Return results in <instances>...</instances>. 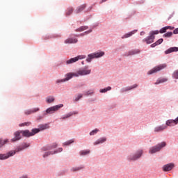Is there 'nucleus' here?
Returning a JSON list of instances; mask_svg holds the SVG:
<instances>
[{"label": "nucleus", "mask_w": 178, "mask_h": 178, "mask_svg": "<svg viewBox=\"0 0 178 178\" xmlns=\"http://www.w3.org/2000/svg\"><path fill=\"white\" fill-rule=\"evenodd\" d=\"M8 139H6V140H3L2 139H0V148L1 147H3V145H5V144L6 143H8Z\"/></svg>", "instance_id": "nucleus-32"}, {"label": "nucleus", "mask_w": 178, "mask_h": 178, "mask_svg": "<svg viewBox=\"0 0 178 178\" xmlns=\"http://www.w3.org/2000/svg\"><path fill=\"white\" fill-rule=\"evenodd\" d=\"M173 168H175V164L173 163L166 164L163 167V170H164V172H169L172 170Z\"/></svg>", "instance_id": "nucleus-12"}, {"label": "nucleus", "mask_w": 178, "mask_h": 178, "mask_svg": "<svg viewBox=\"0 0 178 178\" xmlns=\"http://www.w3.org/2000/svg\"><path fill=\"white\" fill-rule=\"evenodd\" d=\"M172 77H173L174 79H178V70H176V71L173 73Z\"/></svg>", "instance_id": "nucleus-41"}, {"label": "nucleus", "mask_w": 178, "mask_h": 178, "mask_svg": "<svg viewBox=\"0 0 178 178\" xmlns=\"http://www.w3.org/2000/svg\"><path fill=\"white\" fill-rule=\"evenodd\" d=\"M62 151H63V149L62 148L58 149V152H62Z\"/></svg>", "instance_id": "nucleus-51"}, {"label": "nucleus", "mask_w": 178, "mask_h": 178, "mask_svg": "<svg viewBox=\"0 0 178 178\" xmlns=\"http://www.w3.org/2000/svg\"><path fill=\"white\" fill-rule=\"evenodd\" d=\"M163 42V40L162 38L159 39L156 42V44L157 45H161Z\"/></svg>", "instance_id": "nucleus-40"}, {"label": "nucleus", "mask_w": 178, "mask_h": 178, "mask_svg": "<svg viewBox=\"0 0 178 178\" xmlns=\"http://www.w3.org/2000/svg\"><path fill=\"white\" fill-rule=\"evenodd\" d=\"M165 28H167V30H169V29L170 30H173V29H175V27H172V26H165Z\"/></svg>", "instance_id": "nucleus-49"}, {"label": "nucleus", "mask_w": 178, "mask_h": 178, "mask_svg": "<svg viewBox=\"0 0 178 178\" xmlns=\"http://www.w3.org/2000/svg\"><path fill=\"white\" fill-rule=\"evenodd\" d=\"M168 127L166 125H161L154 128L155 133H159L160 131H163Z\"/></svg>", "instance_id": "nucleus-15"}, {"label": "nucleus", "mask_w": 178, "mask_h": 178, "mask_svg": "<svg viewBox=\"0 0 178 178\" xmlns=\"http://www.w3.org/2000/svg\"><path fill=\"white\" fill-rule=\"evenodd\" d=\"M52 155L54 154V153H51V152H46L44 155H43V158H45L47 156H48L49 155Z\"/></svg>", "instance_id": "nucleus-43"}, {"label": "nucleus", "mask_w": 178, "mask_h": 178, "mask_svg": "<svg viewBox=\"0 0 178 178\" xmlns=\"http://www.w3.org/2000/svg\"><path fill=\"white\" fill-rule=\"evenodd\" d=\"M60 108H63V104H58L51 106L46 110L47 113H55L56 111H59Z\"/></svg>", "instance_id": "nucleus-8"}, {"label": "nucleus", "mask_w": 178, "mask_h": 178, "mask_svg": "<svg viewBox=\"0 0 178 178\" xmlns=\"http://www.w3.org/2000/svg\"><path fill=\"white\" fill-rule=\"evenodd\" d=\"M177 124V122H176V120H168L166 121V126H176Z\"/></svg>", "instance_id": "nucleus-16"}, {"label": "nucleus", "mask_w": 178, "mask_h": 178, "mask_svg": "<svg viewBox=\"0 0 178 178\" xmlns=\"http://www.w3.org/2000/svg\"><path fill=\"white\" fill-rule=\"evenodd\" d=\"M175 122H176L177 124H178V117L177 118H175Z\"/></svg>", "instance_id": "nucleus-52"}, {"label": "nucleus", "mask_w": 178, "mask_h": 178, "mask_svg": "<svg viewBox=\"0 0 178 178\" xmlns=\"http://www.w3.org/2000/svg\"><path fill=\"white\" fill-rule=\"evenodd\" d=\"M111 90H112V88L111 86H108L106 88L101 89L100 92H106L107 91H111Z\"/></svg>", "instance_id": "nucleus-29"}, {"label": "nucleus", "mask_w": 178, "mask_h": 178, "mask_svg": "<svg viewBox=\"0 0 178 178\" xmlns=\"http://www.w3.org/2000/svg\"><path fill=\"white\" fill-rule=\"evenodd\" d=\"M88 154H90V150H83L80 152V155H88Z\"/></svg>", "instance_id": "nucleus-35"}, {"label": "nucleus", "mask_w": 178, "mask_h": 178, "mask_svg": "<svg viewBox=\"0 0 178 178\" xmlns=\"http://www.w3.org/2000/svg\"><path fill=\"white\" fill-rule=\"evenodd\" d=\"M141 155H143V150H139L134 155H130L128 157L129 161H137V159L141 158Z\"/></svg>", "instance_id": "nucleus-9"}, {"label": "nucleus", "mask_w": 178, "mask_h": 178, "mask_svg": "<svg viewBox=\"0 0 178 178\" xmlns=\"http://www.w3.org/2000/svg\"><path fill=\"white\" fill-rule=\"evenodd\" d=\"M65 81H66L65 80V79H58V80L56 81V83H65Z\"/></svg>", "instance_id": "nucleus-45"}, {"label": "nucleus", "mask_w": 178, "mask_h": 178, "mask_svg": "<svg viewBox=\"0 0 178 178\" xmlns=\"http://www.w3.org/2000/svg\"><path fill=\"white\" fill-rule=\"evenodd\" d=\"M47 129H49V124H40V125H39V129H38L40 131V130H45Z\"/></svg>", "instance_id": "nucleus-23"}, {"label": "nucleus", "mask_w": 178, "mask_h": 178, "mask_svg": "<svg viewBox=\"0 0 178 178\" xmlns=\"http://www.w3.org/2000/svg\"><path fill=\"white\" fill-rule=\"evenodd\" d=\"M20 134H22L21 131H16L14 134L15 137L13 139H11L12 143H15V141H19V140L22 138V136H20Z\"/></svg>", "instance_id": "nucleus-13"}, {"label": "nucleus", "mask_w": 178, "mask_h": 178, "mask_svg": "<svg viewBox=\"0 0 178 178\" xmlns=\"http://www.w3.org/2000/svg\"><path fill=\"white\" fill-rule=\"evenodd\" d=\"M83 166L81 167H75L72 168V172H79V170H81V169H83Z\"/></svg>", "instance_id": "nucleus-27"}, {"label": "nucleus", "mask_w": 178, "mask_h": 178, "mask_svg": "<svg viewBox=\"0 0 178 178\" xmlns=\"http://www.w3.org/2000/svg\"><path fill=\"white\" fill-rule=\"evenodd\" d=\"M87 74H91V70L88 69V66H86L76 72L78 77L79 76H87Z\"/></svg>", "instance_id": "nucleus-6"}, {"label": "nucleus", "mask_w": 178, "mask_h": 178, "mask_svg": "<svg viewBox=\"0 0 178 178\" xmlns=\"http://www.w3.org/2000/svg\"><path fill=\"white\" fill-rule=\"evenodd\" d=\"M72 143H74V140H70L67 142H65L63 145H70V144H72Z\"/></svg>", "instance_id": "nucleus-37"}, {"label": "nucleus", "mask_w": 178, "mask_h": 178, "mask_svg": "<svg viewBox=\"0 0 178 178\" xmlns=\"http://www.w3.org/2000/svg\"><path fill=\"white\" fill-rule=\"evenodd\" d=\"M163 147H166V142H162L161 143H159L157 145L152 147L149 149V154H155V152H159Z\"/></svg>", "instance_id": "nucleus-3"}, {"label": "nucleus", "mask_w": 178, "mask_h": 178, "mask_svg": "<svg viewBox=\"0 0 178 178\" xmlns=\"http://www.w3.org/2000/svg\"><path fill=\"white\" fill-rule=\"evenodd\" d=\"M104 55H105V53L104 51L93 53L88 55V57L87 58L86 60L87 62H91V60L94 59L95 58H101Z\"/></svg>", "instance_id": "nucleus-7"}, {"label": "nucleus", "mask_w": 178, "mask_h": 178, "mask_svg": "<svg viewBox=\"0 0 178 178\" xmlns=\"http://www.w3.org/2000/svg\"><path fill=\"white\" fill-rule=\"evenodd\" d=\"M172 35H173V33L172 32H168L166 33H165L163 37H165V38H170V37H172Z\"/></svg>", "instance_id": "nucleus-28"}, {"label": "nucleus", "mask_w": 178, "mask_h": 178, "mask_svg": "<svg viewBox=\"0 0 178 178\" xmlns=\"http://www.w3.org/2000/svg\"><path fill=\"white\" fill-rule=\"evenodd\" d=\"M144 34H145V32L144 31L140 32V35H144Z\"/></svg>", "instance_id": "nucleus-50"}, {"label": "nucleus", "mask_w": 178, "mask_h": 178, "mask_svg": "<svg viewBox=\"0 0 178 178\" xmlns=\"http://www.w3.org/2000/svg\"><path fill=\"white\" fill-rule=\"evenodd\" d=\"M156 45H158V44H156V42H154V43H153V44H151V48H155V47H156Z\"/></svg>", "instance_id": "nucleus-47"}, {"label": "nucleus", "mask_w": 178, "mask_h": 178, "mask_svg": "<svg viewBox=\"0 0 178 178\" xmlns=\"http://www.w3.org/2000/svg\"><path fill=\"white\" fill-rule=\"evenodd\" d=\"M58 147V145L56 143H54L51 147H49V149H51V148H56Z\"/></svg>", "instance_id": "nucleus-46"}, {"label": "nucleus", "mask_w": 178, "mask_h": 178, "mask_svg": "<svg viewBox=\"0 0 178 178\" xmlns=\"http://www.w3.org/2000/svg\"><path fill=\"white\" fill-rule=\"evenodd\" d=\"M137 87H138V85H137V84H134V85H133L132 86L129 87V88L126 90V91H129V90H133V88H137Z\"/></svg>", "instance_id": "nucleus-38"}, {"label": "nucleus", "mask_w": 178, "mask_h": 178, "mask_svg": "<svg viewBox=\"0 0 178 178\" xmlns=\"http://www.w3.org/2000/svg\"><path fill=\"white\" fill-rule=\"evenodd\" d=\"M30 147V145L27 143H24L22 146H19L15 150H11L8 152L7 154H0V161H4L5 159H8L10 158V156H13L16 154V152H20V151H23L25 148H28Z\"/></svg>", "instance_id": "nucleus-1"}, {"label": "nucleus", "mask_w": 178, "mask_h": 178, "mask_svg": "<svg viewBox=\"0 0 178 178\" xmlns=\"http://www.w3.org/2000/svg\"><path fill=\"white\" fill-rule=\"evenodd\" d=\"M108 0H102V2H106Z\"/></svg>", "instance_id": "nucleus-53"}, {"label": "nucleus", "mask_w": 178, "mask_h": 178, "mask_svg": "<svg viewBox=\"0 0 178 178\" xmlns=\"http://www.w3.org/2000/svg\"><path fill=\"white\" fill-rule=\"evenodd\" d=\"M165 81H168V79L166 78L159 79L156 80L154 84L158 85L161 84V83H165Z\"/></svg>", "instance_id": "nucleus-24"}, {"label": "nucleus", "mask_w": 178, "mask_h": 178, "mask_svg": "<svg viewBox=\"0 0 178 178\" xmlns=\"http://www.w3.org/2000/svg\"><path fill=\"white\" fill-rule=\"evenodd\" d=\"M137 54H140V50L134 49V50H131L129 52L126 53L124 54V56H131V55H137Z\"/></svg>", "instance_id": "nucleus-14"}, {"label": "nucleus", "mask_w": 178, "mask_h": 178, "mask_svg": "<svg viewBox=\"0 0 178 178\" xmlns=\"http://www.w3.org/2000/svg\"><path fill=\"white\" fill-rule=\"evenodd\" d=\"M168 65L166 64H161L158 66L154 67L153 69L150 70L147 74H154V73H158V72H161L163 69H165Z\"/></svg>", "instance_id": "nucleus-5"}, {"label": "nucleus", "mask_w": 178, "mask_h": 178, "mask_svg": "<svg viewBox=\"0 0 178 178\" xmlns=\"http://www.w3.org/2000/svg\"><path fill=\"white\" fill-rule=\"evenodd\" d=\"M167 30H168V28H166V26H165V27L162 28L161 29H160L159 33L161 34H163V33H166Z\"/></svg>", "instance_id": "nucleus-36"}, {"label": "nucleus", "mask_w": 178, "mask_h": 178, "mask_svg": "<svg viewBox=\"0 0 178 178\" xmlns=\"http://www.w3.org/2000/svg\"><path fill=\"white\" fill-rule=\"evenodd\" d=\"M30 124H31V122H26L19 124V127H24V126H30Z\"/></svg>", "instance_id": "nucleus-30"}, {"label": "nucleus", "mask_w": 178, "mask_h": 178, "mask_svg": "<svg viewBox=\"0 0 178 178\" xmlns=\"http://www.w3.org/2000/svg\"><path fill=\"white\" fill-rule=\"evenodd\" d=\"M173 34H178V28L175 29L173 31Z\"/></svg>", "instance_id": "nucleus-48"}, {"label": "nucleus", "mask_w": 178, "mask_h": 178, "mask_svg": "<svg viewBox=\"0 0 178 178\" xmlns=\"http://www.w3.org/2000/svg\"><path fill=\"white\" fill-rule=\"evenodd\" d=\"M177 51H178V47H174L165 51V54H172V52H177Z\"/></svg>", "instance_id": "nucleus-21"}, {"label": "nucleus", "mask_w": 178, "mask_h": 178, "mask_svg": "<svg viewBox=\"0 0 178 178\" xmlns=\"http://www.w3.org/2000/svg\"><path fill=\"white\" fill-rule=\"evenodd\" d=\"M92 94H94V91L92 90H88L84 92V95H86V97H88V95H92Z\"/></svg>", "instance_id": "nucleus-33"}, {"label": "nucleus", "mask_w": 178, "mask_h": 178, "mask_svg": "<svg viewBox=\"0 0 178 178\" xmlns=\"http://www.w3.org/2000/svg\"><path fill=\"white\" fill-rule=\"evenodd\" d=\"M79 59H86V56H78L75 58H70V60H67L66 61L67 65H70L72 63H74L75 62H77V60H79Z\"/></svg>", "instance_id": "nucleus-10"}, {"label": "nucleus", "mask_w": 178, "mask_h": 178, "mask_svg": "<svg viewBox=\"0 0 178 178\" xmlns=\"http://www.w3.org/2000/svg\"><path fill=\"white\" fill-rule=\"evenodd\" d=\"M91 31H92V30H89L88 31H86L85 33H81V35H86V34H90V33H91Z\"/></svg>", "instance_id": "nucleus-44"}, {"label": "nucleus", "mask_w": 178, "mask_h": 178, "mask_svg": "<svg viewBox=\"0 0 178 178\" xmlns=\"http://www.w3.org/2000/svg\"><path fill=\"white\" fill-rule=\"evenodd\" d=\"M73 113H70L67 114L65 116L63 117L62 119H67V118H70V116H72Z\"/></svg>", "instance_id": "nucleus-42"}, {"label": "nucleus", "mask_w": 178, "mask_h": 178, "mask_svg": "<svg viewBox=\"0 0 178 178\" xmlns=\"http://www.w3.org/2000/svg\"><path fill=\"white\" fill-rule=\"evenodd\" d=\"M106 141V138H102L94 143V145H98V144H102Z\"/></svg>", "instance_id": "nucleus-22"}, {"label": "nucleus", "mask_w": 178, "mask_h": 178, "mask_svg": "<svg viewBox=\"0 0 178 178\" xmlns=\"http://www.w3.org/2000/svg\"><path fill=\"white\" fill-rule=\"evenodd\" d=\"M81 98H83V94H79L76 97L74 101L76 102H77V101H79V99H81Z\"/></svg>", "instance_id": "nucleus-34"}, {"label": "nucleus", "mask_w": 178, "mask_h": 178, "mask_svg": "<svg viewBox=\"0 0 178 178\" xmlns=\"http://www.w3.org/2000/svg\"><path fill=\"white\" fill-rule=\"evenodd\" d=\"M37 133H40V129H33L31 132L29 130L21 131V134H22L24 137H31L35 136V134H37Z\"/></svg>", "instance_id": "nucleus-4"}, {"label": "nucleus", "mask_w": 178, "mask_h": 178, "mask_svg": "<svg viewBox=\"0 0 178 178\" xmlns=\"http://www.w3.org/2000/svg\"><path fill=\"white\" fill-rule=\"evenodd\" d=\"M159 34V31H153L149 33V36L143 39V42H146V44H152L154 42V40H155V35Z\"/></svg>", "instance_id": "nucleus-2"}, {"label": "nucleus", "mask_w": 178, "mask_h": 178, "mask_svg": "<svg viewBox=\"0 0 178 178\" xmlns=\"http://www.w3.org/2000/svg\"><path fill=\"white\" fill-rule=\"evenodd\" d=\"M88 29V26H81L80 28L77 29L76 30V31L77 32H81V31H84V30H87Z\"/></svg>", "instance_id": "nucleus-26"}, {"label": "nucleus", "mask_w": 178, "mask_h": 178, "mask_svg": "<svg viewBox=\"0 0 178 178\" xmlns=\"http://www.w3.org/2000/svg\"><path fill=\"white\" fill-rule=\"evenodd\" d=\"M40 111L39 108H35L32 110H28L25 112V115H31V113H35V112H38Z\"/></svg>", "instance_id": "nucleus-19"}, {"label": "nucleus", "mask_w": 178, "mask_h": 178, "mask_svg": "<svg viewBox=\"0 0 178 178\" xmlns=\"http://www.w3.org/2000/svg\"><path fill=\"white\" fill-rule=\"evenodd\" d=\"M72 13H73V8H69L67 9V13H66V15L67 16H70L72 15Z\"/></svg>", "instance_id": "nucleus-31"}, {"label": "nucleus", "mask_w": 178, "mask_h": 178, "mask_svg": "<svg viewBox=\"0 0 178 178\" xmlns=\"http://www.w3.org/2000/svg\"><path fill=\"white\" fill-rule=\"evenodd\" d=\"M54 101H55V98H54V97H48L46 99V102H47V104H52Z\"/></svg>", "instance_id": "nucleus-25"}, {"label": "nucleus", "mask_w": 178, "mask_h": 178, "mask_svg": "<svg viewBox=\"0 0 178 178\" xmlns=\"http://www.w3.org/2000/svg\"><path fill=\"white\" fill-rule=\"evenodd\" d=\"M98 131H99L98 129H95L90 133V136H94L95 134H97Z\"/></svg>", "instance_id": "nucleus-39"}, {"label": "nucleus", "mask_w": 178, "mask_h": 178, "mask_svg": "<svg viewBox=\"0 0 178 178\" xmlns=\"http://www.w3.org/2000/svg\"><path fill=\"white\" fill-rule=\"evenodd\" d=\"M86 4H83V5L80 6H79V7L76 9L75 13H80L81 12H83V10L84 9H86Z\"/></svg>", "instance_id": "nucleus-18"}, {"label": "nucleus", "mask_w": 178, "mask_h": 178, "mask_svg": "<svg viewBox=\"0 0 178 178\" xmlns=\"http://www.w3.org/2000/svg\"><path fill=\"white\" fill-rule=\"evenodd\" d=\"M136 33H137V30L132 31L123 35L122 38H129V37H131V35H133V34H136Z\"/></svg>", "instance_id": "nucleus-20"}, {"label": "nucleus", "mask_w": 178, "mask_h": 178, "mask_svg": "<svg viewBox=\"0 0 178 178\" xmlns=\"http://www.w3.org/2000/svg\"><path fill=\"white\" fill-rule=\"evenodd\" d=\"M77 39L68 38L65 40V44H76L77 42Z\"/></svg>", "instance_id": "nucleus-17"}, {"label": "nucleus", "mask_w": 178, "mask_h": 178, "mask_svg": "<svg viewBox=\"0 0 178 178\" xmlns=\"http://www.w3.org/2000/svg\"><path fill=\"white\" fill-rule=\"evenodd\" d=\"M72 77H78L77 73L76 72H70V73L67 74L65 75V79H64V80H65V81H69V80H70V79H72Z\"/></svg>", "instance_id": "nucleus-11"}]
</instances>
